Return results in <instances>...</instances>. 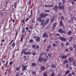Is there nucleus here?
Returning <instances> with one entry per match:
<instances>
[{
  "instance_id": "1",
  "label": "nucleus",
  "mask_w": 76,
  "mask_h": 76,
  "mask_svg": "<svg viewBox=\"0 0 76 76\" xmlns=\"http://www.w3.org/2000/svg\"><path fill=\"white\" fill-rule=\"evenodd\" d=\"M59 6H58V8L59 9H64V7L61 6L62 5V2L60 1L58 3Z\"/></svg>"
},
{
  "instance_id": "2",
  "label": "nucleus",
  "mask_w": 76,
  "mask_h": 76,
  "mask_svg": "<svg viewBox=\"0 0 76 76\" xmlns=\"http://www.w3.org/2000/svg\"><path fill=\"white\" fill-rule=\"evenodd\" d=\"M48 15V14H44V13H43L40 15V17L43 18H45V17H46V16H47Z\"/></svg>"
},
{
  "instance_id": "3",
  "label": "nucleus",
  "mask_w": 76,
  "mask_h": 76,
  "mask_svg": "<svg viewBox=\"0 0 76 76\" xmlns=\"http://www.w3.org/2000/svg\"><path fill=\"white\" fill-rule=\"evenodd\" d=\"M58 39H60L61 41H66L67 39L64 37H59L58 38Z\"/></svg>"
},
{
  "instance_id": "4",
  "label": "nucleus",
  "mask_w": 76,
  "mask_h": 76,
  "mask_svg": "<svg viewBox=\"0 0 76 76\" xmlns=\"http://www.w3.org/2000/svg\"><path fill=\"white\" fill-rule=\"evenodd\" d=\"M58 31L59 32H60V33H61V34H66V31L63 30L61 29H59L58 30Z\"/></svg>"
},
{
  "instance_id": "5",
  "label": "nucleus",
  "mask_w": 76,
  "mask_h": 76,
  "mask_svg": "<svg viewBox=\"0 0 76 76\" xmlns=\"http://www.w3.org/2000/svg\"><path fill=\"white\" fill-rule=\"evenodd\" d=\"M22 67L23 68L22 69V71H24V70H26V68H27V66H25L24 65H22Z\"/></svg>"
},
{
  "instance_id": "6",
  "label": "nucleus",
  "mask_w": 76,
  "mask_h": 76,
  "mask_svg": "<svg viewBox=\"0 0 76 76\" xmlns=\"http://www.w3.org/2000/svg\"><path fill=\"white\" fill-rule=\"evenodd\" d=\"M68 60L69 62H73V61L74 60H73V57H69L68 58Z\"/></svg>"
},
{
  "instance_id": "7",
  "label": "nucleus",
  "mask_w": 76,
  "mask_h": 76,
  "mask_svg": "<svg viewBox=\"0 0 76 76\" xmlns=\"http://www.w3.org/2000/svg\"><path fill=\"white\" fill-rule=\"evenodd\" d=\"M38 61L40 63L43 61V57H39Z\"/></svg>"
},
{
  "instance_id": "8",
  "label": "nucleus",
  "mask_w": 76,
  "mask_h": 76,
  "mask_svg": "<svg viewBox=\"0 0 76 76\" xmlns=\"http://www.w3.org/2000/svg\"><path fill=\"white\" fill-rule=\"evenodd\" d=\"M57 9H58V7L57 5H56L53 8V10H55V12H57Z\"/></svg>"
},
{
  "instance_id": "9",
  "label": "nucleus",
  "mask_w": 76,
  "mask_h": 76,
  "mask_svg": "<svg viewBox=\"0 0 76 76\" xmlns=\"http://www.w3.org/2000/svg\"><path fill=\"white\" fill-rule=\"evenodd\" d=\"M42 19V18L40 17L39 18V22H42L43 23L45 21V20L44 19H43L42 20H41Z\"/></svg>"
},
{
  "instance_id": "10",
  "label": "nucleus",
  "mask_w": 76,
  "mask_h": 76,
  "mask_svg": "<svg viewBox=\"0 0 76 76\" xmlns=\"http://www.w3.org/2000/svg\"><path fill=\"white\" fill-rule=\"evenodd\" d=\"M42 37H46V38H48V34H46L45 33H44Z\"/></svg>"
},
{
  "instance_id": "11",
  "label": "nucleus",
  "mask_w": 76,
  "mask_h": 76,
  "mask_svg": "<svg viewBox=\"0 0 76 76\" xmlns=\"http://www.w3.org/2000/svg\"><path fill=\"white\" fill-rule=\"evenodd\" d=\"M41 70H42V71H44L45 70V67L44 66H42L41 67Z\"/></svg>"
},
{
  "instance_id": "12",
  "label": "nucleus",
  "mask_w": 76,
  "mask_h": 76,
  "mask_svg": "<svg viewBox=\"0 0 76 76\" xmlns=\"http://www.w3.org/2000/svg\"><path fill=\"white\" fill-rule=\"evenodd\" d=\"M41 39H40V37H38L36 39V41H37V42H39L40 41Z\"/></svg>"
},
{
  "instance_id": "13",
  "label": "nucleus",
  "mask_w": 76,
  "mask_h": 76,
  "mask_svg": "<svg viewBox=\"0 0 76 76\" xmlns=\"http://www.w3.org/2000/svg\"><path fill=\"white\" fill-rule=\"evenodd\" d=\"M67 57V56L64 55H63L61 57V59H66V58Z\"/></svg>"
},
{
  "instance_id": "14",
  "label": "nucleus",
  "mask_w": 76,
  "mask_h": 76,
  "mask_svg": "<svg viewBox=\"0 0 76 76\" xmlns=\"http://www.w3.org/2000/svg\"><path fill=\"white\" fill-rule=\"evenodd\" d=\"M60 25L61 26H64V24H63V21L61 20L60 21Z\"/></svg>"
},
{
  "instance_id": "15",
  "label": "nucleus",
  "mask_w": 76,
  "mask_h": 76,
  "mask_svg": "<svg viewBox=\"0 0 76 76\" xmlns=\"http://www.w3.org/2000/svg\"><path fill=\"white\" fill-rule=\"evenodd\" d=\"M50 19H49L46 20L45 21V24H46V25H47V24L49 23V21H50Z\"/></svg>"
},
{
  "instance_id": "16",
  "label": "nucleus",
  "mask_w": 76,
  "mask_h": 76,
  "mask_svg": "<svg viewBox=\"0 0 76 76\" xmlns=\"http://www.w3.org/2000/svg\"><path fill=\"white\" fill-rule=\"evenodd\" d=\"M67 63H68V60H67V59H66L64 61L63 64L64 65V64H67Z\"/></svg>"
},
{
  "instance_id": "17",
  "label": "nucleus",
  "mask_w": 76,
  "mask_h": 76,
  "mask_svg": "<svg viewBox=\"0 0 76 76\" xmlns=\"http://www.w3.org/2000/svg\"><path fill=\"white\" fill-rule=\"evenodd\" d=\"M73 36H71L69 38V42H71L73 40Z\"/></svg>"
},
{
  "instance_id": "18",
  "label": "nucleus",
  "mask_w": 76,
  "mask_h": 76,
  "mask_svg": "<svg viewBox=\"0 0 76 76\" xmlns=\"http://www.w3.org/2000/svg\"><path fill=\"white\" fill-rule=\"evenodd\" d=\"M51 66L52 68H56V66L55 64H52Z\"/></svg>"
},
{
  "instance_id": "19",
  "label": "nucleus",
  "mask_w": 76,
  "mask_h": 76,
  "mask_svg": "<svg viewBox=\"0 0 76 76\" xmlns=\"http://www.w3.org/2000/svg\"><path fill=\"white\" fill-rule=\"evenodd\" d=\"M57 23H54L53 24V25L52 26L53 28H54L55 27H56V26H57Z\"/></svg>"
},
{
  "instance_id": "20",
  "label": "nucleus",
  "mask_w": 76,
  "mask_h": 76,
  "mask_svg": "<svg viewBox=\"0 0 76 76\" xmlns=\"http://www.w3.org/2000/svg\"><path fill=\"white\" fill-rule=\"evenodd\" d=\"M31 73L33 75H36L37 73V72L35 71H32V72H31Z\"/></svg>"
},
{
  "instance_id": "21",
  "label": "nucleus",
  "mask_w": 76,
  "mask_h": 76,
  "mask_svg": "<svg viewBox=\"0 0 76 76\" xmlns=\"http://www.w3.org/2000/svg\"><path fill=\"white\" fill-rule=\"evenodd\" d=\"M32 47H33V48H34V49H36L37 48V46L34 45H32Z\"/></svg>"
},
{
  "instance_id": "22",
  "label": "nucleus",
  "mask_w": 76,
  "mask_h": 76,
  "mask_svg": "<svg viewBox=\"0 0 76 76\" xmlns=\"http://www.w3.org/2000/svg\"><path fill=\"white\" fill-rule=\"evenodd\" d=\"M29 42H30V43H32V44H34V41L32 39H30L29 40Z\"/></svg>"
},
{
  "instance_id": "23",
  "label": "nucleus",
  "mask_w": 76,
  "mask_h": 76,
  "mask_svg": "<svg viewBox=\"0 0 76 76\" xmlns=\"http://www.w3.org/2000/svg\"><path fill=\"white\" fill-rule=\"evenodd\" d=\"M43 60L44 61V63H46V62H47V58H44L43 59Z\"/></svg>"
},
{
  "instance_id": "24",
  "label": "nucleus",
  "mask_w": 76,
  "mask_h": 76,
  "mask_svg": "<svg viewBox=\"0 0 76 76\" xmlns=\"http://www.w3.org/2000/svg\"><path fill=\"white\" fill-rule=\"evenodd\" d=\"M24 36L23 35H22V37L20 39V41H23V39Z\"/></svg>"
},
{
  "instance_id": "25",
  "label": "nucleus",
  "mask_w": 76,
  "mask_h": 76,
  "mask_svg": "<svg viewBox=\"0 0 76 76\" xmlns=\"http://www.w3.org/2000/svg\"><path fill=\"white\" fill-rule=\"evenodd\" d=\"M72 62L73 63V64L74 66H76V63H75V61L74 60L72 61Z\"/></svg>"
},
{
  "instance_id": "26",
  "label": "nucleus",
  "mask_w": 76,
  "mask_h": 76,
  "mask_svg": "<svg viewBox=\"0 0 76 76\" xmlns=\"http://www.w3.org/2000/svg\"><path fill=\"white\" fill-rule=\"evenodd\" d=\"M70 73V71H69V70H68V71H67L66 72L65 74V75H67V74H68V73Z\"/></svg>"
},
{
  "instance_id": "27",
  "label": "nucleus",
  "mask_w": 76,
  "mask_h": 76,
  "mask_svg": "<svg viewBox=\"0 0 76 76\" xmlns=\"http://www.w3.org/2000/svg\"><path fill=\"white\" fill-rule=\"evenodd\" d=\"M8 62H9V61H7L6 62V65L5 66V67H7V64H8Z\"/></svg>"
},
{
  "instance_id": "28",
  "label": "nucleus",
  "mask_w": 76,
  "mask_h": 76,
  "mask_svg": "<svg viewBox=\"0 0 76 76\" xmlns=\"http://www.w3.org/2000/svg\"><path fill=\"white\" fill-rule=\"evenodd\" d=\"M15 31L16 32L15 36H16V37H17V35H18V31L16 30H15Z\"/></svg>"
},
{
  "instance_id": "29",
  "label": "nucleus",
  "mask_w": 76,
  "mask_h": 76,
  "mask_svg": "<svg viewBox=\"0 0 76 76\" xmlns=\"http://www.w3.org/2000/svg\"><path fill=\"white\" fill-rule=\"evenodd\" d=\"M32 66H36V64H35V63H32L31 64Z\"/></svg>"
},
{
  "instance_id": "30",
  "label": "nucleus",
  "mask_w": 76,
  "mask_h": 76,
  "mask_svg": "<svg viewBox=\"0 0 76 76\" xmlns=\"http://www.w3.org/2000/svg\"><path fill=\"white\" fill-rule=\"evenodd\" d=\"M43 76H48V75H47V73L45 72V73H44L43 75Z\"/></svg>"
},
{
  "instance_id": "31",
  "label": "nucleus",
  "mask_w": 76,
  "mask_h": 76,
  "mask_svg": "<svg viewBox=\"0 0 76 76\" xmlns=\"http://www.w3.org/2000/svg\"><path fill=\"white\" fill-rule=\"evenodd\" d=\"M61 46L62 48H63V47H64V44H63V43H61Z\"/></svg>"
},
{
  "instance_id": "32",
  "label": "nucleus",
  "mask_w": 76,
  "mask_h": 76,
  "mask_svg": "<svg viewBox=\"0 0 76 76\" xmlns=\"http://www.w3.org/2000/svg\"><path fill=\"white\" fill-rule=\"evenodd\" d=\"M32 55H33V56H35V55H36V53L33 52L32 53Z\"/></svg>"
},
{
  "instance_id": "33",
  "label": "nucleus",
  "mask_w": 76,
  "mask_h": 76,
  "mask_svg": "<svg viewBox=\"0 0 76 76\" xmlns=\"http://www.w3.org/2000/svg\"><path fill=\"white\" fill-rule=\"evenodd\" d=\"M20 69V68L19 67H17L16 68V71H19Z\"/></svg>"
},
{
  "instance_id": "34",
  "label": "nucleus",
  "mask_w": 76,
  "mask_h": 76,
  "mask_svg": "<svg viewBox=\"0 0 76 76\" xmlns=\"http://www.w3.org/2000/svg\"><path fill=\"white\" fill-rule=\"evenodd\" d=\"M54 20V18H51L50 20L51 22H53Z\"/></svg>"
},
{
  "instance_id": "35",
  "label": "nucleus",
  "mask_w": 76,
  "mask_h": 76,
  "mask_svg": "<svg viewBox=\"0 0 76 76\" xmlns=\"http://www.w3.org/2000/svg\"><path fill=\"white\" fill-rule=\"evenodd\" d=\"M48 56L49 57H51V54L50 53H48Z\"/></svg>"
},
{
  "instance_id": "36",
  "label": "nucleus",
  "mask_w": 76,
  "mask_h": 76,
  "mask_svg": "<svg viewBox=\"0 0 76 76\" xmlns=\"http://www.w3.org/2000/svg\"><path fill=\"white\" fill-rule=\"evenodd\" d=\"M45 54V52H42V53L40 54V56H43V55H44V54Z\"/></svg>"
},
{
  "instance_id": "37",
  "label": "nucleus",
  "mask_w": 76,
  "mask_h": 76,
  "mask_svg": "<svg viewBox=\"0 0 76 76\" xmlns=\"http://www.w3.org/2000/svg\"><path fill=\"white\" fill-rule=\"evenodd\" d=\"M57 46V45H56V44L54 43L53 45V47H56Z\"/></svg>"
},
{
  "instance_id": "38",
  "label": "nucleus",
  "mask_w": 76,
  "mask_h": 76,
  "mask_svg": "<svg viewBox=\"0 0 76 76\" xmlns=\"http://www.w3.org/2000/svg\"><path fill=\"white\" fill-rule=\"evenodd\" d=\"M31 53H32V52L31 51L28 52H27L28 54L29 55H30L31 54Z\"/></svg>"
},
{
  "instance_id": "39",
  "label": "nucleus",
  "mask_w": 76,
  "mask_h": 76,
  "mask_svg": "<svg viewBox=\"0 0 76 76\" xmlns=\"http://www.w3.org/2000/svg\"><path fill=\"white\" fill-rule=\"evenodd\" d=\"M10 65H11V66H12V64H13V62L11 61L9 63Z\"/></svg>"
},
{
  "instance_id": "40",
  "label": "nucleus",
  "mask_w": 76,
  "mask_h": 76,
  "mask_svg": "<svg viewBox=\"0 0 76 76\" xmlns=\"http://www.w3.org/2000/svg\"><path fill=\"white\" fill-rule=\"evenodd\" d=\"M31 3V0H29V6H30Z\"/></svg>"
},
{
  "instance_id": "41",
  "label": "nucleus",
  "mask_w": 76,
  "mask_h": 76,
  "mask_svg": "<svg viewBox=\"0 0 76 76\" xmlns=\"http://www.w3.org/2000/svg\"><path fill=\"white\" fill-rule=\"evenodd\" d=\"M69 49H70V51H72L73 48L72 47H70L69 48Z\"/></svg>"
},
{
  "instance_id": "42",
  "label": "nucleus",
  "mask_w": 76,
  "mask_h": 76,
  "mask_svg": "<svg viewBox=\"0 0 76 76\" xmlns=\"http://www.w3.org/2000/svg\"><path fill=\"white\" fill-rule=\"evenodd\" d=\"M25 29H23L22 31V32L23 33V34H24V33H25Z\"/></svg>"
},
{
  "instance_id": "43",
  "label": "nucleus",
  "mask_w": 76,
  "mask_h": 76,
  "mask_svg": "<svg viewBox=\"0 0 76 76\" xmlns=\"http://www.w3.org/2000/svg\"><path fill=\"white\" fill-rule=\"evenodd\" d=\"M15 43L14 42H13L12 44V47H13L14 45H15Z\"/></svg>"
},
{
  "instance_id": "44",
  "label": "nucleus",
  "mask_w": 76,
  "mask_h": 76,
  "mask_svg": "<svg viewBox=\"0 0 76 76\" xmlns=\"http://www.w3.org/2000/svg\"><path fill=\"white\" fill-rule=\"evenodd\" d=\"M61 18L63 20H64V16H61Z\"/></svg>"
},
{
  "instance_id": "45",
  "label": "nucleus",
  "mask_w": 76,
  "mask_h": 76,
  "mask_svg": "<svg viewBox=\"0 0 76 76\" xmlns=\"http://www.w3.org/2000/svg\"><path fill=\"white\" fill-rule=\"evenodd\" d=\"M63 4H64L65 3V0H62Z\"/></svg>"
},
{
  "instance_id": "46",
  "label": "nucleus",
  "mask_w": 76,
  "mask_h": 76,
  "mask_svg": "<svg viewBox=\"0 0 76 76\" xmlns=\"http://www.w3.org/2000/svg\"><path fill=\"white\" fill-rule=\"evenodd\" d=\"M29 28L30 29H32V26H29Z\"/></svg>"
},
{
  "instance_id": "47",
  "label": "nucleus",
  "mask_w": 76,
  "mask_h": 76,
  "mask_svg": "<svg viewBox=\"0 0 76 76\" xmlns=\"http://www.w3.org/2000/svg\"><path fill=\"white\" fill-rule=\"evenodd\" d=\"M23 54H24V55H28V53L26 52H24Z\"/></svg>"
},
{
  "instance_id": "48",
  "label": "nucleus",
  "mask_w": 76,
  "mask_h": 76,
  "mask_svg": "<svg viewBox=\"0 0 76 76\" xmlns=\"http://www.w3.org/2000/svg\"><path fill=\"white\" fill-rule=\"evenodd\" d=\"M54 5H49V7H53Z\"/></svg>"
},
{
  "instance_id": "49",
  "label": "nucleus",
  "mask_w": 76,
  "mask_h": 76,
  "mask_svg": "<svg viewBox=\"0 0 76 76\" xmlns=\"http://www.w3.org/2000/svg\"><path fill=\"white\" fill-rule=\"evenodd\" d=\"M46 58L47 59V60L49 59V57H48V55L46 56Z\"/></svg>"
},
{
  "instance_id": "50",
  "label": "nucleus",
  "mask_w": 76,
  "mask_h": 76,
  "mask_svg": "<svg viewBox=\"0 0 76 76\" xmlns=\"http://www.w3.org/2000/svg\"><path fill=\"white\" fill-rule=\"evenodd\" d=\"M68 33L69 34V35H71V34H72V31H70L68 32Z\"/></svg>"
},
{
  "instance_id": "51",
  "label": "nucleus",
  "mask_w": 76,
  "mask_h": 76,
  "mask_svg": "<svg viewBox=\"0 0 76 76\" xmlns=\"http://www.w3.org/2000/svg\"><path fill=\"white\" fill-rule=\"evenodd\" d=\"M44 24H45V23H41V26H42V25H44Z\"/></svg>"
},
{
  "instance_id": "52",
  "label": "nucleus",
  "mask_w": 76,
  "mask_h": 76,
  "mask_svg": "<svg viewBox=\"0 0 76 76\" xmlns=\"http://www.w3.org/2000/svg\"><path fill=\"white\" fill-rule=\"evenodd\" d=\"M51 45H49L48 47V48H51Z\"/></svg>"
},
{
  "instance_id": "53",
  "label": "nucleus",
  "mask_w": 76,
  "mask_h": 76,
  "mask_svg": "<svg viewBox=\"0 0 76 76\" xmlns=\"http://www.w3.org/2000/svg\"><path fill=\"white\" fill-rule=\"evenodd\" d=\"M54 76V73L53 72L51 74V76Z\"/></svg>"
},
{
  "instance_id": "54",
  "label": "nucleus",
  "mask_w": 76,
  "mask_h": 76,
  "mask_svg": "<svg viewBox=\"0 0 76 76\" xmlns=\"http://www.w3.org/2000/svg\"><path fill=\"white\" fill-rule=\"evenodd\" d=\"M74 19H75V18L74 17H72V21H73Z\"/></svg>"
},
{
  "instance_id": "55",
  "label": "nucleus",
  "mask_w": 76,
  "mask_h": 76,
  "mask_svg": "<svg viewBox=\"0 0 76 76\" xmlns=\"http://www.w3.org/2000/svg\"><path fill=\"white\" fill-rule=\"evenodd\" d=\"M45 7H49V5H45Z\"/></svg>"
},
{
  "instance_id": "56",
  "label": "nucleus",
  "mask_w": 76,
  "mask_h": 76,
  "mask_svg": "<svg viewBox=\"0 0 76 76\" xmlns=\"http://www.w3.org/2000/svg\"><path fill=\"white\" fill-rule=\"evenodd\" d=\"M76 44L74 45V46H73V48H76Z\"/></svg>"
},
{
  "instance_id": "57",
  "label": "nucleus",
  "mask_w": 76,
  "mask_h": 76,
  "mask_svg": "<svg viewBox=\"0 0 76 76\" xmlns=\"http://www.w3.org/2000/svg\"><path fill=\"white\" fill-rule=\"evenodd\" d=\"M55 42L56 44H58V42L57 41H55Z\"/></svg>"
},
{
  "instance_id": "58",
  "label": "nucleus",
  "mask_w": 76,
  "mask_h": 76,
  "mask_svg": "<svg viewBox=\"0 0 76 76\" xmlns=\"http://www.w3.org/2000/svg\"><path fill=\"white\" fill-rule=\"evenodd\" d=\"M24 52H25V50H23L22 52L21 53V55H23V53Z\"/></svg>"
},
{
  "instance_id": "59",
  "label": "nucleus",
  "mask_w": 76,
  "mask_h": 76,
  "mask_svg": "<svg viewBox=\"0 0 76 76\" xmlns=\"http://www.w3.org/2000/svg\"><path fill=\"white\" fill-rule=\"evenodd\" d=\"M18 3V1H15V3H14L15 5H16V6H17V5L16 4V3Z\"/></svg>"
},
{
  "instance_id": "60",
  "label": "nucleus",
  "mask_w": 76,
  "mask_h": 76,
  "mask_svg": "<svg viewBox=\"0 0 76 76\" xmlns=\"http://www.w3.org/2000/svg\"><path fill=\"white\" fill-rule=\"evenodd\" d=\"M56 36H60V35L59 34L57 33L56 34Z\"/></svg>"
},
{
  "instance_id": "61",
  "label": "nucleus",
  "mask_w": 76,
  "mask_h": 76,
  "mask_svg": "<svg viewBox=\"0 0 76 76\" xmlns=\"http://www.w3.org/2000/svg\"><path fill=\"white\" fill-rule=\"evenodd\" d=\"M26 31H28V30L29 29V28H28V27H27L26 28Z\"/></svg>"
},
{
  "instance_id": "62",
  "label": "nucleus",
  "mask_w": 76,
  "mask_h": 76,
  "mask_svg": "<svg viewBox=\"0 0 76 76\" xmlns=\"http://www.w3.org/2000/svg\"><path fill=\"white\" fill-rule=\"evenodd\" d=\"M69 45V42L66 43V45Z\"/></svg>"
},
{
  "instance_id": "63",
  "label": "nucleus",
  "mask_w": 76,
  "mask_h": 76,
  "mask_svg": "<svg viewBox=\"0 0 76 76\" xmlns=\"http://www.w3.org/2000/svg\"><path fill=\"white\" fill-rule=\"evenodd\" d=\"M29 18H27L26 20V22H27L28 21V20H29Z\"/></svg>"
},
{
  "instance_id": "64",
  "label": "nucleus",
  "mask_w": 76,
  "mask_h": 76,
  "mask_svg": "<svg viewBox=\"0 0 76 76\" xmlns=\"http://www.w3.org/2000/svg\"><path fill=\"white\" fill-rule=\"evenodd\" d=\"M72 74L69 73V75H68V76H72Z\"/></svg>"
}]
</instances>
